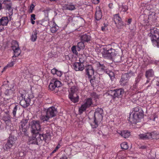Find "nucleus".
I'll use <instances>...</instances> for the list:
<instances>
[{"mask_svg":"<svg viewBox=\"0 0 159 159\" xmlns=\"http://www.w3.org/2000/svg\"><path fill=\"white\" fill-rule=\"evenodd\" d=\"M41 122L39 120H33L31 122V133L33 139H46L50 138V132L48 127H41Z\"/></svg>","mask_w":159,"mask_h":159,"instance_id":"1","label":"nucleus"},{"mask_svg":"<svg viewBox=\"0 0 159 159\" xmlns=\"http://www.w3.org/2000/svg\"><path fill=\"white\" fill-rule=\"evenodd\" d=\"M143 116V110L139 107H137L133 108L132 116L129 118V120L131 123H136Z\"/></svg>","mask_w":159,"mask_h":159,"instance_id":"2","label":"nucleus"},{"mask_svg":"<svg viewBox=\"0 0 159 159\" xmlns=\"http://www.w3.org/2000/svg\"><path fill=\"white\" fill-rule=\"evenodd\" d=\"M103 111L101 108H98L96 110L94 113V119L91 120L90 124L93 129L96 128L98 123L100 122L102 120Z\"/></svg>","mask_w":159,"mask_h":159,"instance_id":"3","label":"nucleus"},{"mask_svg":"<svg viewBox=\"0 0 159 159\" xmlns=\"http://www.w3.org/2000/svg\"><path fill=\"white\" fill-rule=\"evenodd\" d=\"M149 35L150 37L153 45L155 47L159 48V33L156 28L150 29Z\"/></svg>","mask_w":159,"mask_h":159,"instance_id":"4","label":"nucleus"},{"mask_svg":"<svg viewBox=\"0 0 159 159\" xmlns=\"http://www.w3.org/2000/svg\"><path fill=\"white\" fill-rule=\"evenodd\" d=\"M79 90L78 88L75 86H73L71 87L69 90V98L71 101L74 103H76L78 102L79 97L78 96L76 95V97L74 96V95L77 93Z\"/></svg>","mask_w":159,"mask_h":159,"instance_id":"5","label":"nucleus"},{"mask_svg":"<svg viewBox=\"0 0 159 159\" xmlns=\"http://www.w3.org/2000/svg\"><path fill=\"white\" fill-rule=\"evenodd\" d=\"M93 104L92 99L90 98H88L84 100V103L81 105L79 108V112L82 114L85 111L86 109L89 108Z\"/></svg>","mask_w":159,"mask_h":159,"instance_id":"6","label":"nucleus"},{"mask_svg":"<svg viewBox=\"0 0 159 159\" xmlns=\"http://www.w3.org/2000/svg\"><path fill=\"white\" fill-rule=\"evenodd\" d=\"M79 61V62H75L72 65L73 68L76 71H82L84 69L83 61L80 59Z\"/></svg>","mask_w":159,"mask_h":159,"instance_id":"7","label":"nucleus"},{"mask_svg":"<svg viewBox=\"0 0 159 159\" xmlns=\"http://www.w3.org/2000/svg\"><path fill=\"white\" fill-rule=\"evenodd\" d=\"M12 48L14 52V55L13 57H16L18 56L20 53V50L19 47L18 43L14 41L12 43Z\"/></svg>","mask_w":159,"mask_h":159,"instance_id":"8","label":"nucleus"},{"mask_svg":"<svg viewBox=\"0 0 159 159\" xmlns=\"http://www.w3.org/2000/svg\"><path fill=\"white\" fill-rule=\"evenodd\" d=\"M61 85V82L56 79L52 80L49 86V89L52 91L54 90L56 88H58Z\"/></svg>","mask_w":159,"mask_h":159,"instance_id":"9","label":"nucleus"},{"mask_svg":"<svg viewBox=\"0 0 159 159\" xmlns=\"http://www.w3.org/2000/svg\"><path fill=\"white\" fill-rule=\"evenodd\" d=\"M34 96L33 94L28 95L27 98H25L24 99L22 100L20 102V104L24 107H26L30 105V99L33 98Z\"/></svg>","mask_w":159,"mask_h":159,"instance_id":"10","label":"nucleus"},{"mask_svg":"<svg viewBox=\"0 0 159 159\" xmlns=\"http://www.w3.org/2000/svg\"><path fill=\"white\" fill-rule=\"evenodd\" d=\"M5 3V6L8 11V13L9 15L10 19L11 18V16L13 14V9L11 7V3L10 0H8L7 2H4Z\"/></svg>","mask_w":159,"mask_h":159,"instance_id":"11","label":"nucleus"},{"mask_svg":"<svg viewBox=\"0 0 159 159\" xmlns=\"http://www.w3.org/2000/svg\"><path fill=\"white\" fill-rule=\"evenodd\" d=\"M131 76L130 73H126L122 75L120 81V84L122 85H125L127 84L128 80Z\"/></svg>","mask_w":159,"mask_h":159,"instance_id":"12","label":"nucleus"},{"mask_svg":"<svg viewBox=\"0 0 159 159\" xmlns=\"http://www.w3.org/2000/svg\"><path fill=\"white\" fill-rule=\"evenodd\" d=\"M28 120H23L20 122V129L23 132L24 134H25L29 127L27 123Z\"/></svg>","mask_w":159,"mask_h":159,"instance_id":"13","label":"nucleus"},{"mask_svg":"<svg viewBox=\"0 0 159 159\" xmlns=\"http://www.w3.org/2000/svg\"><path fill=\"white\" fill-rule=\"evenodd\" d=\"M86 75L89 78H90L94 75V70L93 66L89 65L87 66L85 69Z\"/></svg>","mask_w":159,"mask_h":159,"instance_id":"14","label":"nucleus"},{"mask_svg":"<svg viewBox=\"0 0 159 159\" xmlns=\"http://www.w3.org/2000/svg\"><path fill=\"white\" fill-rule=\"evenodd\" d=\"M15 140H8L4 147V149L7 151L9 150L15 144Z\"/></svg>","mask_w":159,"mask_h":159,"instance_id":"15","label":"nucleus"},{"mask_svg":"<svg viewBox=\"0 0 159 159\" xmlns=\"http://www.w3.org/2000/svg\"><path fill=\"white\" fill-rule=\"evenodd\" d=\"M57 113V110L54 107H51L48 108L46 113L50 117L54 116Z\"/></svg>","mask_w":159,"mask_h":159,"instance_id":"16","label":"nucleus"},{"mask_svg":"<svg viewBox=\"0 0 159 159\" xmlns=\"http://www.w3.org/2000/svg\"><path fill=\"white\" fill-rule=\"evenodd\" d=\"M49 25L50 27V30L52 33H54L58 30V26L54 21L49 22Z\"/></svg>","mask_w":159,"mask_h":159,"instance_id":"17","label":"nucleus"},{"mask_svg":"<svg viewBox=\"0 0 159 159\" xmlns=\"http://www.w3.org/2000/svg\"><path fill=\"white\" fill-rule=\"evenodd\" d=\"M114 21L117 25V24L120 26L123 25L121 18L119 16V14H115L114 15Z\"/></svg>","mask_w":159,"mask_h":159,"instance_id":"18","label":"nucleus"},{"mask_svg":"<svg viewBox=\"0 0 159 159\" xmlns=\"http://www.w3.org/2000/svg\"><path fill=\"white\" fill-rule=\"evenodd\" d=\"M117 132L124 138H128L130 135V132L127 130L118 131Z\"/></svg>","mask_w":159,"mask_h":159,"instance_id":"19","label":"nucleus"},{"mask_svg":"<svg viewBox=\"0 0 159 159\" xmlns=\"http://www.w3.org/2000/svg\"><path fill=\"white\" fill-rule=\"evenodd\" d=\"M102 17V14L101 11L99 7L96 8V11L95 13V18L97 20H100Z\"/></svg>","mask_w":159,"mask_h":159,"instance_id":"20","label":"nucleus"},{"mask_svg":"<svg viewBox=\"0 0 159 159\" xmlns=\"http://www.w3.org/2000/svg\"><path fill=\"white\" fill-rule=\"evenodd\" d=\"M9 22V20L7 17L4 16L2 17L0 19V22L2 26L7 25Z\"/></svg>","mask_w":159,"mask_h":159,"instance_id":"21","label":"nucleus"},{"mask_svg":"<svg viewBox=\"0 0 159 159\" xmlns=\"http://www.w3.org/2000/svg\"><path fill=\"white\" fill-rule=\"evenodd\" d=\"M124 90L122 89H119L115 90L114 96L118 97H121V95L124 93Z\"/></svg>","mask_w":159,"mask_h":159,"instance_id":"22","label":"nucleus"},{"mask_svg":"<svg viewBox=\"0 0 159 159\" xmlns=\"http://www.w3.org/2000/svg\"><path fill=\"white\" fill-rule=\"evenodd\" d=\"M152 134L151 133H147L144 134H140L139 136L140 139H151L152 138Z\"/></svg>","mask_w":159,"mask_h":159,"instance_id":"23","label":"nucleus"},{"mask_svg":"<svg viewBox=\"0 0 159 159\" xmlns=\"http://www.w3.org/2000/svg\"><path fill=\"white\" fill-rule=\"evenodd\" d=\"M42 141L43 140H30L28 143L29 144H32L39 145L42 144Z\"/></svg>","mask_w":159,"mask_h":159,"instance_id":"24","label":"nucleus"},{"mask_svg":"<svg viewBox=\"0 0 159 159\" xmlns=\"http://www.w3.org/2000/svg\"><path fill=\"white\" fill-rule=\"evenodd\" d=\"M64 9L70 10H73L75 9V7L72 4H69L64 6L63 7Z\"/></svg>","mask_w":159,"mask_h":159,"instance_id":"25","label":"nucleus"},{"mask_svg":"<svg viewBox=\"0 0 159 159\" xmlns=\"http://www.w3.org/2000/svg\"><path fill=\"white\" fill-rule=\"evenodd\" d=\"M38 32L36 30H34L31 36L30 39L32 42H35L37 39V34Z\"/></svg>","mask_w":159,"mask_h":159,"instance_id":"26","label":"nucleus"},{"mask_svg":"<svg viewBox=\"0 0 159 159\" xmlns=\"http://www.w3.org/2000/svg\"><path fill=\"white\" fill-rule=\"evenodd\" d=\"M81 40L84 42H88L90 40V37L89 35L84 34L81 36Z\"/></svg>","mask_w":159,"mask_h":159,"instance_id":"27","label":"nucleus"},{"mask_svg":"<svg viewBox=\"0 0 159 159\" xmlns=\"http://www.w3.org/2000/svg\"><path fill=\"white\" fill-rule=\"evenodd\" d=\"M51 73L53 75H57L58 77H61L62 75V73L61 71H58L55 68H53L51 70Z\"/></svg>","mask_w":159,"mask_h":159,"instance_id":"28","label":"nucleus"},{"mask_svg":"<svg viewBox=\"0 0 159 159\" xmlns=\"http://www.w3.org/2000/svg\"><path fill=\"white\" fill-rule=\"evenodd\" d=\"M154 75V72L152 69H149L146 71L145 75L147 78L153 77Z\"/></svg>","mask_w":159,"mask_h":159,"instance_id":"29","label":"nucleus"},{"mask_svg":"<svg viewBox=\"0 0 159 159\" xmlns=\"http://www.w3.org/2000/svg\"><path fill=\"white\" fill-rule=\"evenodd\" d=\"M128 9V7L126 5H121L119 6V10L120 12H125Z\"/></svg>","mask_w":159,"mask_h":159,"instance_id":"30","label":"nucleus"},{"mask_svg":"<svg viewBox=\"0 0 159 159\" xmlns=\"http://www.w3.org/2000/svg\"><path fill=\"white\" fill-rule=\"evenodd\" d=\"M106 73L110 77L111 79L113 80L115 77L114 76V73L111 71H109V70H107L106 71Z\"/></svg>","mask_w":159,"mask_h":159,"instance_id":"31","label":"nucleus"},{"mask_svg":"<svg viewBox=\"0 0 159 159\" xmlns=\"http://www.w3.org/2000/svg\"><path fill=\"white\" fill-rule=\"evenodd\" d=\"M108 50L106 48H101V52L103 57H107Z\"/></svg>","mask_w":159,"mask_h":159,"instance_id":"32","label":"nucleus"},{"mask_svg":"<svg viewBox=\"0 0 159 159\" xmlns=\"http://www.w3.org/2000/svg\"><path fill=\"white\" fill-rule=\"evenodd\" d=\"M77 50L80 51L81 49H83L84 47V43L83 42H80L78 43L77 45L76 46Z\"/></svg>","mask_w":159,"mask_h":159,"instance_id":"33","label":"nucleus"},{"mask_svg":"<svg viewBox=\"0 0 159 159\" xmlns=\"http://www.w3.org/2000/svg\"><path fill=\"white\" fill-rule=\"evenodd\" d=\"M115 50L111 48L108 50L107 57H112L114 54Z\"/></svg>","mask_w":159,"mask_h":159,"instance_id":"34","label":"nucleus"},{"mask_svg":"<svg viewBox=\"0 0 159 159\" xmlns=\"http://www.w3.org/2000/svg\"><path fill=\"white\" fill-rule=\"evenodd\" d=\"M50 118V117L46 113V115L41 116V119L43 121H48Z\"/></svg>","mask_w":159,"mask_h":159,"instance_id":"35","label":"nucleus"},{"mask_svg":"<svg viewBox=\"0 0 159 159\" xmlns=\"http://www.w3.org/2000/svg\"><path fill=\"white\" fill-rule=\"evenodd\" d=\"M120 146L121 148L125 150H126L128 148L127 143L126 142H124L121 143Z\"/></svg>","mask_w":159,"mask_h":159,"instance_id":"36","label":"nucleus"},{"mask_svg":"<svg viewBox=\"0 0 159 159\" xmlns=\"http://www.w3.org/2000/svg\"><path fill=\"white\" fill-rule=\"evenodd\" d=\"M5 94L6 95H12L13 94V91L11 89H7L5 91Z\"/></svg>","mask_w":159,"mask_h":159,"instance_id":"37","label":"nucleus"},{"mask_svg":"<svg viewBox=\"0 0 159 159\" xmlns=\"http://www.w3.org/2000/svg\"><path fill=\"white\" fill-rule=\"evenodd\" d=\"M3 120L5 121L6 124L10 123V118L9 116H4L3 118Z\"/></svg>","mask_w":159,"mask_h":159,"instance_id":"38","label":"nucleus"},{"mask_svg":"<svg viewBox=\"0 0 159 159\" xmlns=\"http://www.w3.org/2000/svg\"><path fill=\"white\" fill-rule=\"evenodd\" d=\"M14 64V62L11 61V62L9 63L6 66L4 67V68L3 69V70L2 71V72L3 71H4L5 69H7L8 67H11Z\"/></svg>","mask_w":159,"mask_h":159,"instance_id":"39","label":"nucleus"},{"mask_svg":"<svg viewBox=\"0 0 159 159\" xmlns=\"http://www.w3.org/2000/svg\"><path fill=\"white\" fill-rule=\"evenodd\" d=\"M76 49H77V48L76 46H73L71 48V50L76 55H77L78 53Z\"/></svg>","mask_w":159,"mask_h":159,"instance_id":"40","label":"nucleus"},{"mask_svg":"<svg viewBox=\"0 0 159 159\" xmlns=\"http://www.w3.org/2000/svg\"><path fill=\"white\" fill-rule=\"evenodd\" d=\"M101 64L98 61H96L94 63L93 66H97L98 69H99V68L100 67Z\"/></svg>","mask_w":159,"mask_h":159,"instance_id":"41","label":"nucleus"},{"mask_svg":"<svg viewBox=\"0 0 159 159\" xmlns=\"http://www.w3.org/2000/svg\"><path fill=\"white\" fill-rule=\"evenodd\" d=\"M17 106H16L14 107L12 111V113L13 115L14 116H15L16 114V112L17 110Z\"/></svg>","mask_w":159,"mask_h":159,"instance_id":"42","label":"nucleus"},{"mask_svg":"<svg viewBox=\"0 0 159 159\" xmlns=\"http://www.w3.org/2000/svg\"><path fill=\"white\" fill-rule=\"evenodd\" d=\"M8 0H0V10L2 8V4H3L5 6V3L4 2L6 1L7 2Z\"/></svg>","mask_w":159,"mask_h":159,"instance_id":"43","label":"nucleus"},{"mask_svg":"<svg viewBox=\"0 0 159 159\" xmlns=\"http://www.w3.org/2000/svg\"><path fill=\"white\" fill-rule=\"evenodd\" d=\"M147 147L145 145H140L139 146L140 149L142 150H145L147 149Z\"/></svg>","mask_w":159,"mask_h":159,"instance_id":"44","label":"nucleus"},{"mask_svg":"<svg viewBox=\"0 0 159 159\" xmlns=\"http://www.w3.org/2000/svg\"><path fill=\"white\" fill-rule=\"evenodd\" d=\"M34 6L33 4H31L30 6L29 11L30 13H32V12L34 8Z\"/></svg>","mask_w":159,"mask_h":159,"instance_id":"45","label":"nucleus"},{"mask_svg":"<svg viewBox=\"0 0 159 159\" xmlns=\"http://www.w3.org/2000/svg\"><path fill=\"white\" fill-rule=\"evenodd\" d=\"M66 19H67L69 23L71 22L72 21V17L70 16H67L66 17Z\"/></svg>","mask_w":159,"mask_h":159,"instance_id":"46","label":"nucleus"},{"mask_svg":"<svg viewBox=\"0 0 159 159\" xmlns=\"http://www.w3.org/2000/svg\"><path fill=\"white\" fill-rule=\"evenodd\" d=\"M100 69L102 70H104V71H106V68L105 66L101 64L100 67L99 68V69Z\"/></svg>","mask_w":159,"mask_h":159,"instance_id":"47","label":"nucleus"},{"mask_svg":"<svg viewBox=\"0 0 159 159\" xmlns=\"http://www.w3.org/2000/svg\"><path fill=\"white\" fill-rule=\"evenodd\" d=\"M141 75H139L136 77V80H135V81L136 83H138V82H139V81L140 79H141Z\"/></svg>","mask_w":159,"mask_h":159,"instance_id":"48","label":"nucleus"},{"mask_svg":"<svg viewBox=\"0 0 159 159\" xmlns=\"http://www.w3.org/2000/svg\"><path fill=\"white\" fill-rule=\"evenodd\" d=\"M36 19L35 15V14H33L31 16L30 20H34Z\"/></svg>","mask_w":159,"mask_h":159,"instance_id":"49","label":"nucleus"},{"mask_svg":"<svg viewBox=\"0 0 159 159\" xmlns=\"http://www.w3.org/2000/svg\"><path fill=\"white\" fill-rule=\"evenodd\" d=\"M24 155H25V153L24 152L21 151L20 152H19V155L20 157H22L23 156H24Z\"/></svg>","mask_w":159,"mask_h":159,"instance_id":"50","label":"nucleus"},{"mask_svg":"<svg viewBox=\"0 0 159 159\" xmlns=\"http://www.w3.org/2000/svg\"><path fill=\"white\" fill-rule=\"evenodd\" d=\"M99 0H93V2L95 4H97L99 2Z\"/></svg>","mask_w":159,"mask_h":159,"instance_id":"51","label":"nucleus"},{"mask_svg":"<svg viewBox=\"0 0 159 159\" xmlns=\"http://www.w3.org/2000/svg\"><path fill=\"white\" fill-rule=\"evenodd\" d=\"M109 7L110 8H112L113 7V5L112 3H110L109 4Z\"/></svg>","mask_w":159,"mask_h":159,"instance_id":"52","label":"nucleus"},{"mask_svg":"<svg viewBox=\"0 0 159 159\" xmlns=\"http://www.w3.org/2000/svg\"><path fill=\"white\" fill-rule=\"evenodd\" d=\"M80 59L83 61V62L84 61V57L81 56V57L79 58V59Z\"/></svg>","mask_w":159,"mask_h":159,"instance_id":"53","label":"nucleus"},{"mask_svg":"<svg viewBox=\"0 0 159 159\" xmlns=\"http://www.w3.org/2000/svg\"><path fill=\"white\" fill-rule=\"evenodd\" d=\"M60 145L59 144L56 147L55 149L56 150H57L60 148Z\"/></svg>","mask_w":159,"mask_h":159,"instance_id":"54","label":"nucleus"},{"mask_svg":"<svg viewBox=\"0 0 159 159\" xmlns=\"http://www.w3.org/2000/svg\"><path fill=\"white\" fill-rule=\"evenodd\" d=\"M132 20L131 19H129L128 20V23L129 24H130Z\"/></svg>","mask_w":159,"mask_h":159,"instance_id":"55","label":"nucleus"},{"mask_svg":"<svg viewBox=\"0 0 159 159\" xmlns=\"http://www.w3.org/2000/svg\"><path fill=\"white\" fill-rule=\"evenodd\" d=\"M156 136V138L157 139H159V133L157 134Z\"/></svg>","mask_w":159,"mask_h":159,"instance_id":"56","label":"nucleus"},{"mask_svg":"<svg viewBox=\"0 0 159 159\" xmlns=\"http://www.w3.org/2000/svg\"><path fill=\"white\" fill-rule=\"evenodd\" d=\"M105 27H102V31H105Z\"/></svg>","mask_w":159,"mask_h":159,"instance_id":"57","label":"nucleus"},{"mask_svg":"<svg viewBox=\"0 0 159 159\" xmlns=\"http://www.w3.org/2000/svg\"><path fill=\"white\" fill-rule=\"evenodd\" d=\"M57 151V150H56V149H55L52 152L51 154H53L54 153H55L56 151Z\"/></svg>","mask_w":159,"mask_h":159,"instance_id":"58","label":"nucleus"},{"mask_svg":"<svg viewBox=\"0 0 159 159\" xmlns=\"http://www.w3.org/2000/svg\"><path fill=\"white\" fill-rule=\"evenodd\" d=\"M31 23L33 25H34L35 23V21L34 20H31Z\"/></svg>","mask_w":159,"mask_h":159,"instance_id":"59","label":"nucleus"},{"mask_svg":"<svg viewBox=\"0 0 159 159\" xmlns=\"http://www.w3.org/2000/svg\"><path fill=\"white\" fill-rule=\"evenodd\" d=\"M93 79H91V80H90V82H91V83L93 85L94 84H93L92 83L93 82Z\"/></svg>","mask_w":159,"mask_h":159,"instance_id":"60","label":"nucleus"},{"mask_svg":"<svg viewBox=\"0 0 159 159\" xmlns=\"http://www.w3.org/2000/svg\"><path fill=\"white\" fill-rule=\"evenodd\" d=\"M22 73V75H23V77L24 78H25L26 77V75H25V74L24 73Z\"/></svg>","mask_w":159,"mask_h":159,"instance_id":"61","label":"nucleus"},{"mask_svg":"<svg viewBox=\"0 0 159 159\" xmlns=\"http://www.w3.org/2000/svg\"><path fill=\"white\" fill-rule=\"evenodd\" d=\"M147 78L148 79V80L146 81V84L147 83H148L149 81V80H150L149 79H148V78Z\"/></svg>","mask_w":159,"mask_h":159,"instance_id":"62","label":"nucleus"},{"mask_svg":"<svg viewBox=\"0 0 159 159\" xmlns=\"http://www.w3.org/2000/svg\"><path fill=\"white\" fill-rule=\"evenodd\" d=\"M157 85L159 87V82H157Z\"/></svg>","mask_w":159,"mask_h":159,"instance_id":"63","label":"nucleus"},{"mask_svg":"<svg viewBox=\"0 0 159 159\" xmlns=\"http://www.w3.org/2000/svg\"><path fill=\"white\" fill-rule=\"evenodd\" d=\"M44 12H45V13H48V11H44Z\"/></svg>","mask_w":159,"mask_h":159,"instance_id":"64","label":"nucleus"}]
</instances>
